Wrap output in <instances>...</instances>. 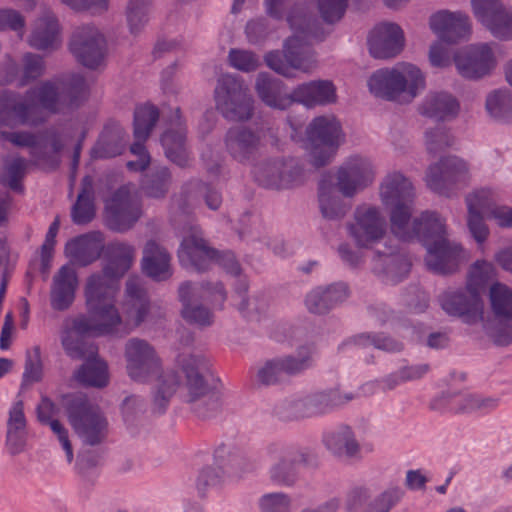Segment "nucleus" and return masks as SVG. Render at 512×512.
I'll list each match as a JSON object with an SVG mask.
<instances>
[{
	"label": "nucleus",
	"instance_id": "nucleus-1",
	"mask_svg": "<svg viewBox=\"0 0 512 512\" xmlns=\"http://www.w3.org/2000/svg\"><path fill=\"white\" fill-rule=\"evenodd\" d=\"M88 98V84L81 74L71 73L44 80L28 89L23 97L7 98L0 119L11 117L15 124L38 126L51 115L68 114L80 108Z\"/></svg>",
	"mask_w": 512,
	"mask_h": 512
},
{
	"label": "nucleus",
	"instance_id": "nucleus-2",
	"mask_svg": "<svg viewBox=\"0 0 512 512\" xmlns=\"http://www.w3.org/2000/svg\"><path fill=\"white\" fill-rule=\"evenodd\" d=\"M86 308L87 314L66 318L63 322L61 344L70 358L97 353V345L86 336L123 338L131 332L114 302Z\"/></svg>",
	"mask_w": 512,
	"mask_h": 512
},
{
	"label": "nucleus",
	"instance_id": "nucleus-3",
	"mask_svg": "<svg viewBox=\"0 0 512 512\" xmlns=\"http://www.w3.org/2000/svg\"><path fill=\"white\" fill-rule=\"evenodd\" d=\"M186 376V402L199 418L210 419L221 411V397L212 376L206 373L207 363L201 355L183 356L180 360Z\"/></svg>",
	"mask_w": 512,
	"mask_h": 512
},
{
	"label": "nucleus",
	"instance_id": "nucleus-4",
	"mask_svg": "<svg viewBox=\"0 0 512 512\" xmlns=\"http://www.w3.org/2000/svg\"><path fill=\"white\" fill-rule=\"evenodd\" d=\"M183 239L178 249V259L182 267L196 272L207 271L216 262L227 273L238 275L240 264L231 251L218 252L211 248L203 237L201 228L188 221L182 228Z\"/></svg>",
	"mask_w": 512,
	"mask_h": 512
},
{
	"label": "nucleus",
	"instance_id": "nucleus-5",
	"mask_svg": "<svg viewBox=\"0 0 512 512\" xmlns=\"http://www.w3.org/2000/svg\"><path fill=\"white\" fill-rule=\"evenodd\" d=\"M367 85L371 94L387 101H412L425 88V78L418 67L400 63L395 68L376 70Z\"/></svg>",
	"mask_w": 512,
	"mask_h": 512
},
{
	"label": "nucleus",
	"instance_id": "nucleus-6",
	"mask_svg": "<svg viewBox=\"0 0 512 512\" xmlns=\"http://www.w3.org/2000/svg\"><path fill=\"white\" fill-rule=\"evenodd\" d=\"M264 457L269 463V479L280 487L296 485L299 480L297 465L309 469L319 467V459L314 451L309 448H295L283 443H269L264 449Z\"/></svg>",
	"mask_w": 512,
	"mask_h": 512
},
{
	"label": "nucleus",
	"instance_id": "nucleus-7",
	"mask_svg": "<svg viewBox=\"0 0 512 512\" xmlns=\"http://www.w3.org/2000/svg\"><path fill=\"white\" fill-rule=\"evenodd\" d=\"M68 421L82 442L89 446L101 444L107 435L108 423L100 408L85 395L65 398Z\"/></svg>",
	"mask_w": 512,
	"mask_h": 512
},
{
	"label": "nucleus",
	"instance_id": "nucleus-8",
	"mask_svg": "<svg viewBox=\"0 0 512 512\" xmlns=\"http://www.w3.org/2000/svg\"><path fill=\"white\" fill-rule=\"evenodd\" d=\"M216 109L228 121L246 122L254 114V100L245 82L231 74L218 78L214 90Z\"/></svg>",
	"mask_w": 512,
	"mask_h": 512
},
{
	"label": "nucleus",
	"instance_id": "nucleus-9",
	"mask_svg": "<svg viewBox=\"0 0 512 512\" xmlns=\"http://www.w3.org/2000/svg\"><path fill=\"white\" fill-rule=\"evenodd\" d=\"M306 136L315 168L329 164L344 140L341 124L333 115L314 118L306 128Z\"/></svg>",
	"mask_w": 512,
	"mask_h": 512
},
{
	"label": "nucleus",
	"instance_id": "nucleus-10",
	"mask_svg": "<svg viewBox=\"0 0 512 512\" xmlns=\"http://www.w3.org/2000/svg\"><path fill=\"white\" fill-rule=\"evenodd\" d=\"M321 39H304L292 35L283 43V50H272L264 55L265 64L277 74L291 77L293 70L310 72L315 66V58L311 44Z\"/></svg>",
	"mask_w": 512,
	"mask_h": 512
},
{
	"label": "nucleus",
	"instance_id": "nucleus-11",
	"mask_svg": "<svg viewBox=\"0 0 512 512\" xmlns=\"http://www.w3.org/2000/svg\"><path fill=\"white\" fill-rule=\"evenodd\" d=\"M179 299L182 302V316L192 324L209 326L213 322V315L208 308L198 302L200 298L209 299L214 305L222 307L227 294L221 283H206L194 286L185 282L179 287Z\"/></svg>",
	"mask_w": 512,
	"mask_h": 512
},
{
	"label": "nucleus",
	"instance_id": "nucleus-12",
	"mask_svg": "<svg viewBox=\"0 0 512 512\" xmlns=\"http://www.w3.org/2000/svg\"><path fill=\"white\" fill-rule=\"evenodd\" d=\"M380 197L389 209L391 228L401 231L398 223L413 213L415 193L411 181L397 171L387 174L380 186Z\"/></svg>",
	"mask_w": 512,
	"mask_h": 512
},
{
	"label": "nucleus",
	"instance_id": "nucleus-13",
	"mask_svg": "<svg viewBox=\"0 0 512 512\" xmlns=\"http://www.w3.org/2000/svg\"><path fill=\"white\" fill-rule=\"evenodd\" d=\"M312 346H301L295 355H285L266 360L258 369V383L265 386L286 381L289 377L299 375L314 365Z\"/></svg>",
	"mask_w": 512,
	"mask_h": 512
},
{
	"label": "nucleus",
	"instance_id": "nucleus-14",
	"mask_svg": "<svg viewBox=\"0 0 512 512\" xmlns=\"http://www.w3.org/2000/svg\"><path fill=\"white\" fill-rule=\"evenodd\" d=\"M346 229L358 248L370 249L385 237L387 223L379 208L364 204L355 208Z\"/></svg>",
	"mask_w": 512,
	"mask_h": 512
},
{
	"label": "nucleus",
	"instance_id": "nucleus-15",
	"mask_svg": "<svg viewBox=\"0 0 512 512\" xmlns=\"http://www.w3.org/2000/svg\"><path fill=\"white\" fill-rule=\"evenodd\" d=\"M105 211L108 227L119 233L134 227L143 215L141 200L127 185L121 186L112 194Z\"/></svg>",
	"mask_w": 512,
	"mask_h": 512
},
{
	"label": "nucleus",
	"instance_id": "nucleus-16",
	"mask_svg": "<svg viewBox=\"0 0 512 512\" xmlns=\"http://www.w3.org/2000/svg\"><path fill=\"white\" fill-rule=\"evenodd\" d=\"M69 50L77 62L88 69L95 70L104 63L106 40L95 26H81L72 33Z\"/></svg>",
	"mask_w": 512,
	"mask_h": 512
},
{
	"label": "nucleus",
	"instance_id": "nucleus-17",
	"mask_svg": "<svg viewBox=\"0 0 512 512\" xmlns=\"http://www.w3.org/2000/svg\"><path fill=\"white\" fill-rule=\"evenodd\" d=\"M259 185L275 190L288 189L301 183L303 168L296 159H267L254 168Z\"/></svg>",
	"mask_w": 512,
	"mask_h": 512
},
{
	"label": "nucleus",
	"instance_id": "nucleus-18",
	"mask_svg": "<svg viewBox=\"0 0 512 512\" xmlns=\"http://www.w3.org/2000/svg\"><path fill=\"white\" fill-rule=\"evenodd\" d=\"M410 219L406 217L398 223L401 231L391 228L393 234L402 241L416 239L426 248L447 236L444 222L435 212L425 211L412 222Z\"/></svg>",
	"mask_w": 512,
	"mask_h": 512
},
{
	"label": "nucleus",
	"instance_id": "nucleus-19",
	"mask_svg": "<svg viewBox=\"0 0 512 512\" xmlns=\"http://www.w3.org/2000/svg\"><path fill=\"white\" fill-rule=\"evenodd\" d=\"M124 356L129 377L137 382H145L156 375L160 361L154 347L146 340L130 338L125 343Z\"/></svg>",
	"mask_w": 512,
	"mask_h": 512
},
{
	"label": "nucleus",
	"instance_id": "nucleus-20",
	"mask_svg": "<svg viewBox=\"0 0 512 512\" xmlns=\"http://www.w3.org/2000/svg\"><path fill=\"white\" fill-rule=\"evenodd\" d=\"M399 487H389L380 493L367 486H355L346 497L348 512H389L402 498Z\"/></svg>",
	"mask_w": 512,
	"mask_h": 512
},
{
	"label": "nucleus",
	"instance_id": "nucleus-21",
	"mask_svg": "<svg viewBox=\"0 0 512 512\" xmlns=\"http://www.w3.org/2000/svg\"><path fill=\"white\" fill-rule=\"evenodd\" d=\"M442 310L449 316L474 324L482 318V302L479 295L468 288H449L438 296Z\"/></svg>",
	"mask_w": 512,
	"mask_h": 512
},
{
	"label": "nucleus",
	"instance_id": "nucleus-22",
	"mask_svg": "<svg viewBox=\"0 0 512 512\" xmlns=\"http://www.w3.org/2000/svg\"><path fill=\"white\" fill-rule=\"evenodd\" d=\"M375 177L371 161L359 155L349 157L336 175L337 187L344 197H353L369 186Z\"/></svg>",
	"mask_w": 512,
	"mask_h": 512
},
{
	"label": "nucleus",
	"instance_id": "nucleus-23",
	"mask_svg": "<svg viewBox=\"0 0 512 512\" xmlns=\"http://www.w3.org/2000/svg\"><path fill=\"white\" fill-rule=\"evenodd\" d=\"M425 264L438 275H450L458 271L465 261V253L460 244L444 237L426 247Z\"/></svg>",
	"mask_w": 512,
	"mask_h": 512
},
{
	"label": "nucleus",
	"instance_id": "nucleus-24",
	"mask_svg": "<svg viewBox=\"0 0 512 512\" xmlns=\"http://www.w3.org/2000/svg\"><path fill=\"white\" fill-rule=\"evenodd\" d=\"M223 140L226 152L242 164L252 162L262 145L261 132L248 126L230 127Z\"/></svg>",
	"mask_w": 512,
	"mask_h": 512
},
{
	"label": "nucleus",
	"instance_id": "nucleus-25",
	"mask_svg": "<svg viewBox=\"0 0 512 512\" xmlns=\"http://www.w3.org/2000/svg\"><path fill=\"white\" fill-rule=\"evenodd\" d=\"M468 171L465 161L456 156H448L428 167L425 181L431 190L447 195L453 184L466 178Z\"/></svg>",
	"mask_w": 512,
	"mask_h": 512
},
{
	"label": "nucleus",
	"instance_id": "nucleus-26",
	"mask_svg": "<svg viewBox=\"0 0 512 512\" xmlns=\"http://www.w3.org/2000/svg\"><path fill=\"white\" fill-rule=\"evenodd\" d=\"M458 73L467 79H479L488 75L496 65L493 49L488 43L467 47L454 58Z\"/></svg>",
	"mask_w": 512,
	"mask_h": 512
},
{
	"label": "nucleus",
	"instance_id": "nucleus-27",
	"mask_svg": "<svg viewBox=\"0 0 512 512\" xmlns=\"http://www.w3.org/2000/svg\"><path fill=\"white\" fill-rule=\"evenodd\" d=\"M369 53L376 59H389L403 50L405 37L402 28L393 22L376 25L368 35Z\"/></svg>",
	"mask_w": 512,
	"mask_h": 512
},
{
	"label": "nucleus",
	"instance_id": "nucleus-28",
	"mask_svg": "<svg viewBox=\"0 0 512 512\" xmlns=\"http://www.w3.org/2000/svg\"><path fill=\"white\" fill-rule=\"evenodd\" d=\"M429 27L442 41L457 43L471 32L468 15L461 11L439 10L429 17Z\"/></svg>",
	"mask_w": 512,
	"mask_h": 512
},
{
	"label": "nucleus",
	"instance_id": "nucleus-29",
	"mask_svg": "<svg viewBox=\"0 0 512 512\" xmlns=\"http://www.w3.org/2000/svg\"><path fill=\"white\" fill-rule=\"evenodd\" d=\"M353 399L352 394L342 395L338 390L319 391L303 398L291 400L288 405L297 417H313L330 412L333 408Z\"/></svg>",
	"mask_w": 512,
	"mask_h": 512
},
{
	"label": "nucleus",
	"instance_id": "nucleus-30",
	"mask_svg": "<svg viewBox=\"0 0 512 512\" xmlns=\"http://www.w3.org/2000/svg\"><path fill=\"white\" fill-rule=\"evenodd\" d=\"M286 20L290 29L296 36L304 39H321L325 31L318 17L314 13V3L309 0H298L289 9Z\"/></svg>",
	"mask_w": 512,
	"mask_h": 512
},
{
	"label": "nucleus",
	"instance_id": "nucleus-31",
	"mask_svg": "<svg viewBox=\"0 0 512 512\" xmlns=\"http://www.w3.org/2000/svg\"><path fill=\"white\" fill-rule=\"evenodd\" d=\"M168 123L169 128L161 136L165 156L176 165L185 167L188 162L186 126L180 108L172 112Z\"/></svg>",
	"mask_w": 512,
	"mask_h": 512
},
{
	"label": "nucleus",
	"instance_id": "nucleus-32",
	"mask_svg": "<svg viewBox=\"0 0 512 512\" xmlns=\"http://www.w3.org/2000/svg\"><path fill=\"white\" fill-rule=\"evenodd\" d=\"M325 448L336 458L351 460L361 457V445L354 430L341 424L325 432L322 437Z\"/></svg>",
	"mask_w": 512,
	"mask_h": 512
},
{
	"label": "nucleus",
	"instance_id": "nucleus-33",
	"mask_svg": "<svg viewBox=\"0 0 512 512\" xmlns=\"http://www.w3.org/2000/svg\"><path fill=\"white\" fill-rule=\"evenodd\" d=\"M294 103L306 108L333 104L337 100L336 87L330 80H312L297 85L292 90Z\"/></svg>",
	"mask_w": 512,
	"mask_h": 512
},
{
	"label": "nucleus",
	"instance_id": "nucleus-34",
	"mask_svg": "<svg viewBox=\"0 0 512 512\" xmlns=\"http://www.w3.org/2000/svg\"><path fill=\"white\" fill-rule=\"evenodd\" d=\"M348 297V285L337 282L312 289L305 297V306L310 313L323 315L343 303Z\"/></svg>",
	"mask_w": 512,
	"mask_h": 512
},
{
	"label": "nucleus",
	"instance_id": "nucleus-35",
	"mask_svg": "<svg viewBox=\"0 0 512 512\" xmlns=\"http://www.w3.org/2000/svg\"><path fill=\"white\" fill-rule=\"evenodd\" d=\"M78 286L77 273L73 267L63 265L53 276L50 288V305L55 311H65L75 300Z\"/></svg>",
	"mask_w": 512,
	"mask_h": 512
},
{
	"label": "nucleus",
	"instance_id": "nucleus-36",
	"mask_svg": "<svg viewBox=\"0 0 512 512\" xmlns=\"http://www.w3.org/2000/svg\"><path fill=\"white\" fill-rule=\"evenodd\" d=\"M141 268L152 280L166 281L172 276L171 255L155 240H149L143 248Z\"/></svg>",
	"mask_w": 512,
	"mask_h": 512
},
{
	"label": "nucleus",
	"instance_id": "nucleus-37",
	"mask_svg": "<svg viewBox=\"0 0 512 512\" xmlns=\"http://www.w3.org/2000/svg\"><path fill=\"white\" fill-rule=\"evenodd\" d=\"M410 267L408 257L396 248L388 247L375 253V270L390 284H397L407 277Z\"/></svg>",
	"mask_w": 512,
	"mask_h": 512
},
{
	"label": "nucleus",
	"instance_id": "nucleus-38",
	"mask_svg": "<svg viewBox=\"0 0 512 512\" xmlns=\"http://www.w3.org/2000/svg\"><path fill=\"white\" fill-rule=\"evenodd\" d=\"M255 90L261 101L270 108L286 110L294 103L292 91L287 93L284 83L268 73L261 72L257 75Z\"/></svg>",
	"mask_w": 512,
	"mask_h": 512
},
{
	"label": "nucleus",
	"instance_id": "nucleus-39",
	"mask_svg": "<svg viewBox=\"0 0 512 512\" xmlns=\"http://www.w3.org/2000/svg\"><path fill=\"white\" fill-rule=\"evenodd\" d=\"M217 466L205 467L199 474L197 479V488L200 492H204L208 488L219 486L225 475L224 467H235L242 461L241 456L232 452L226 446H220L214 454Z\"/></svg>",
	"mask_w": 512,
	"mask_h": 512
},
{
	"label": "nucleus",
	"instance_id": "nucleus-40",
	"mask_svg": "<svg viewBox=\"0 0 512 512\" xmlns=\"http://www.w3.org/2000/svg\"><path fill=\"white\" fill-rule=\"evenodd\" d=\"M460 111L458 99L449 92L439 91L429 93L420 106V113L436 121L455 119Z\"/></svg>",
	"mask_w": 512,
	"mask_h": 512
},
{
	"label": "nucleus",
	"instance_id": "nucleus-41",
	"mask_svg": "<svg viewBox=\"0 0 512 512\" xmlns=\"http://www.w3.org/2000/svg\"><path fill=\"white\" fill-rule=\"evenodd\" d=\"M119 280L118 277L107 276L103 271L89 276L84 289L86 307L113 303Z\"/></svg>",
	"mask_w": 512,
	"mask_h": 512
},
{
	"label": "nucleus",
	"instance_id": "nucleus-42",
	"mask_svg": "<svg viewBox=\"0 0 512 512\" xmlns=\"http://www.w3.org/2000/svg\"><path fill=\"white\" fill-rule=\"evenodd\" d=\"M134 246L121 241L108 243L104 249L105 265L103 272L107 276L122 278L131 268L135 258Z\"/></svg>",
	"mask_w": 512,
	"mask_h": 512
},
{
	"label": "nucleus",
	"instance_id": "nucleus-43",
	"mask_svg": "<svg viewBox=\"0 0 512 512\" xmlns=\"http://www.w3.org/2000/svg\"><path fill=\"white\" fill-rule=\"evenodd\" d=\"M319 209L323 218L339 221L345 217L349 207L339 197L331 176H322L318 183Z\"/></svg>",
	"mask_w": 512,
	"mask_h": 512
},
{
	"label": "nucleus",
	"instance_id": "nucleus-44",
	"mask_svg": "<svg viewBox=\"0 0 512 512\" xmlns=\"http://www.w3.org/2000/svg\"><path fill=\"white\" fill-rule=\"evenodd\" d=\"M28 43L36 50H56L60 45V33L55 16L45 14L37 19L28 38Z\"/></svg>",
	"mask_w": 512,
	"mask_h": 512
},
{
	"label": "nucleus",
	"instance_id": "nucleus-45",
	"mask_svg": "<svg viewBox=\"0 0 512 512\" xmlns=\"http://www.w3.org/2000/svg\"><path fill=\"white\" fill-rule=\"evenodd\" d=\"M75 360H85L75 373L76 380L88 387L103 388L109 383L108 365L98 357V352Z\"/></svg>",
	"mask_w": 512,
	"mask_h": 512
},
{
	"label": "nucleus",
	"instance_id": "nucleus-46",
	"mask_svg": "<svg viewBox=\"0 0 512 512\" xmlns=\"http://www.w3.org/2000/svg\"><path fill=\"white\" fill-rule=\"evenodd\" d=\"M125 131L118 123L107 124L92 149L94 158H112L125 148Z\"/></svg>",
	"mask_w": 512,
	"mask_h": 512
},
{
	"label": "nucleus",
	"instance_id": "nucleus-47",
	"mask_svg": "<svg viewBox=\"0 0 512 512\" xmlns=\"http://www.w3.org/2000/svg\"><path fill=\"white\" fill-rule=\"evenodd\" d=\"M95 190L93 179L85 176L82 179L81 190L71 208V219L77 225H85L95 217Z\"/></svg>",
	"mask_w": 512,
	"mask_h": 512
},
{
	"label": "nucleus",
	"instance_id": "nucleus-48",
	"mask_svg": "<svg viewBox=\"0 0 512 512\" xmlns=\"http://www.w3.org/2000/svg\"><path fill=\"white\" fill-rule=\"evenodd\" d=\"M65 254L74 264L85 267L100 257L99 245L87 235L78 236L65 246Z\"/></svg>",
	"mask_w": 512,
	"mask_h": 512
},
{
	"label": "nucleus",
	"instance_id": "nucleus-49",
	"mask_svg": "<svg viewBox=\"0 0 512 512\" xmlns=\"http://www.w3.org/2000/svg\"><path fill=\"white\" fill-rule=\"evenodd\" d=\"M171 182L170 170L165 166H158L143 175L140 188L145 196L162 199L167 195Z\"/></svg>",
	"mask_w": 512,
	"mask_h": 512
},
{
	"label": "nucleus",
	"instance_id": "nucleus-50",
	"mask_svg": "<svg viewBox=\"0 0 512 512\" xmlns=\"http://www.w3.org/2000/svg\"><path fill=\"white\" fill-rule=\"evenodd\" d=\"M345 344H354L358 347L372 345L374 348L387 353H399L404 348V344L401 341L383 332L360 333L351 337Z\"/></svg>",
	"mask_w": 512,
	"mask_h": 512
},
{
	"label": "nucleus",
	"instance_id": "nucleus-51",
	"mask_svg": "<svg viewBox=\"0 0 512 512\" xmlns=\"http://www.w3.org/2000/svg\"><path fill=\"white\" fill-rule=\"evenodd\" d=\"M485 108L491 118L498 122H512V92L496 90L486 98Z\"/></svg>",
	"mask_w": 512,
	"mask_h": 512
},
{
	"label": "nucleus",
	"instance_id": "nucleus-52",
	"mask_svg": "<svg viewBox=\"0 0 512 512\" xmlns=\"http://www.w3.org/2000/svg\"><path fill=\"white\" fill-rule=\"evenodd\" d=\"M159 119V111L153 105H143L134 112V137L135 139H147Z\"/></svg>",
	"mask_w": 512,
	"mask_h": 512
},
{
	"label": "nucleus",
	"instance_id": "nucleus-53",
	"mask_svg": "<svg viewBox=\"0 0 512 512\" xmlns=\"http://www.w3.org/2000/svg\"><path fill=\"white\" fill-rule=\"evenodd\" d=\"M489 297L493 317L512 318V290L507 285L492 284Z\"/></svg>",
	"mask_w": 512,
	"mask_h": 512
},
{
	"label": "nucleus",
	"instance_id": "nucleus-54",
	"mask_svg": "<svg viewBox=\"0 0 512 512\" xmlns=\"http://www.w3.org/2000/svg\"><path fill=\"white\" fill-rule=\"evenodd\" d=\"M152 0H129L126 8V20L132 34H138L149 19Z\"/></svg>",
	"mask_w": 512,
	"mask_h": 512
},
{
	"label": "nucleus",
	"instance_id": "nucleus-55",
	"mask_svg": "<svg viewBox=\"0 0 512 512\" xmlns=\"http://www.w3.org/2000/svg\"><path fill=\"white\" fill-rule=\"evenodd\" d=\"M494 275V268L486 261H476L469 269L466 288L480 296Z\"/></svg>",
	"mask_w": 512,
	"mask_h": 512
},
{
	"label": "nucleus",
	"instance_id": "nucleus-56",
	"mask_svg": "<svg viewBox=\"0 0 512 512\" xmlns=\"http://www.w3.org/2000/svg\"><path fill=\"white\" fill-rule=\"evenodd\" d=\"M486 332L495 345H509L512 342V318L493 317L486 325Z\"/></svg>",
	"mask_w": 512,
	"mask_h": 512
},
{
	"label": "nucleus",
	"instance_id": "nucleus-57",
	"mask_svg": "<svg viewBox=\"0 0 512 512\" xmlns=\"http://www.w3.org/2000/svg\"><path fill=\"white\" fill-rule=\"evenodd\" d=\"M486 29L500 40L512 39V9L503 8L495 18L486 20Z\"/></svg>",
	"mask_w": 512,
	"mask_h": 512
},
{
	"label": "nucleus",
	"instance_id": "nucleus-58",
	"mask_svg": "<svg viewBox=\"0 0 512 512\" xmlns=\"http://www.w3.org/2000/svg\"><path fill=\"white\" fill-rule=\"evenodd\" d=\"M425 143L428 153L435 156L451 147L454 144V138L445 127L439 126L426 131Z\"/></svg>",
	"mask_w": 512,
	"mask_h": 512
},
{
	"label": "nucleus",
	"instance_id": "nucleus-59",
	"mask_svg": "<svg viewBox=\"0 0 512 512\" xmlns=\"http://www.w3.org/2000/svg\"><path fill=\"white\" fill-rule=\"evenodd\" d=\"M468 211H474L488 215L492 208L496 207L494 192L489 188H482L466 197Z\"/></svg>",
	"mask_w": 512,
	"mask_h": 512
},
{
	"label": "nucleus",
	"instance_id": "nucleus-60",
	"mask_svg": "<svg viewBox=\"0 0 512 512\" xmlns=\"http://www.w3.org/2000/svg\"><path fill=\"white\" fill-rule=\"evenodd\" d=\"M26 160L22 157H15L5 165L4 173L1 176V183L14 191L21 190L20 181L24 177Z\"/></svg>",
	"mask_w": 512,
	"mask_h": 512
},
{
	"label": "nucleus",
	"instance_id": "nucleus-61",
	"mask_svg": "<svg viewBox=\"0 0 512 512\" xmlns=\"http://www.w3.org/2000/svg\"><path fill=\"white\" fill-rule=\"evenodd\" d=\"M177 382L174 375H168L163 378L153 395V408L154 411L161 414L163 413L168 403L176 391Z\"/></svg>",
	"mask_w": 512,
	"mask_h": 512
},
{
	"label": "nucleus",
	"instance_id": "nucleus-62",
	"mask_svg": "<svg viewBox=\"0 0 512 512\" xmlns=\"http://www.w3.org/2000/svg\"><path fill=\"white\" fill-rule=\"evenodd\" d=\"M23 73L20 85H26L41 77L45 72V62L42 56L34 53H25L23 55Z\"/></svg>",
	"mask_w": 512,
	"mask_h": 512
},
{
	"label": "nucleus",
	"instance_id": "nucleus-63",
	"mask_svg": "<svg viewBox=\"0 0 512 512\" xmlns=\"http://www.w3.org/2000/svg\"><path fill=\"white\" fill-rule=\"evenodd\" d=\"M228 59L232 67L243 72L255 71L260 66L259 57L248 50L231 49Z\"/></svg>",
	"mask_w": 512,
	"mask_h": 512
},
{
	"label": "nucleus",
	"instance_id": "nucleus-64",
	"mask_svg": "<svg viewBox=\"0 0 512 512\" xmlns=\"http://www.w3.org/2000/svg\"><path fill=\"white\" fill-rule=\"evenodd\" d=\"M317 4L323 21L334 24L344 16L348 0H317Z\"/></svg>",
	"mask_w": 512,
	"mask_h": 512
}]
</instances>
